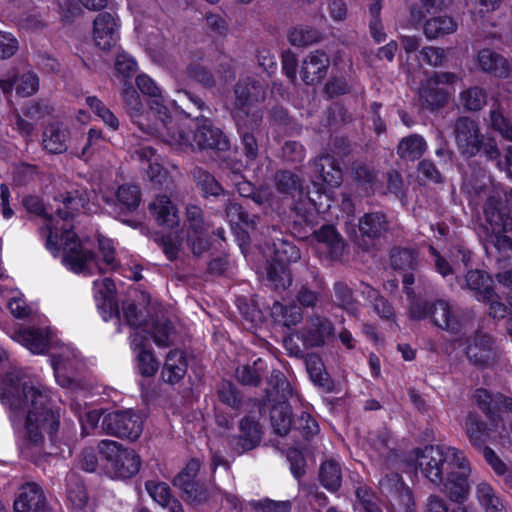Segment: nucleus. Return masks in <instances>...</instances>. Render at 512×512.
Masks as SVG:
<instances>
[{
    "label": "nucleus",
    "mask_w": 512,
    "mask_h": 512,
    "mask_svg": "<svg viewBox=\"0 0 512 512\" xmlns=\"http://www.w3.org/2000/svg\"><path fill=\"white\" fill-rule=\"evenodd\" d=\"M271 315L276 322L282 323L287 327L295 325L301 318L300 309L297 306L284 307L278 302L274 303Z\"/></svg>",
    "instance_id": "8fccbe9b"
},
{
    "label": "nucleus",
    "mask_w": 512,
    "mask_h": 512,
    "mask_svg": "<svg viewBox=\"0 0 512 512\" xmlns=\"http://www.w3.org/2000/svg\"><path fill=\"white\" fill-rule=\"evenodd\" d=\"M356 495L364 512H381L377 506L375 495L367 487H358L356 489Z\"/></svg>",
    "instance_id": "0e129e2a"
},
{
    "label": "nucleus",
    "mask_w": 512,
    "mask_h": 512,
    "mask_svg": "<svg viewBox=\"0 0 512 512\" xmlns=\"http://www.w3.org/2000/svg\"><path fill=\"white\" fill-rule=\"evenodd\" d=\"M457 76L449 72L436 73L430 77L420 90V99L423 105L434 109L443 105L450 92L448 85L455 83Z\"/></svg>",
    "instance_id": "412c9836"
},
{
    "label": "nucleus",
    "mask_w": 512,
    "mask_h": 512,
    "mask_svg": "<svg viewBox=\"0 0 512 512\" xmlns=\"http://www.w3.org/2000/svg\"><path fill=\"white\" fill-rule=\"evenodd\" d=\"M128 326L133 330L130 336V345L136 355L138 371L143 376L151 377L157 372L159 363L151 350L147 348L150 335L158 346H166L168 345L171 327L166 322L150 324L142 321L141 317L135 320L134 325Z\"/></svg>",
    "instance_id": "6e6552de"
},
{
    "label": "nucleus",
    "mask_w": 512,
    "mask_h": 512,
    "mask_svg": "<svg viewBox=\"0 0 512 512\" xmlns=\"http://www.w3.org/2000/svg\"><path fill=\"white\" fill-rule=\"evenodd\" d=\"M8 367V355L0 348V371ZM50 401V391L22 370L12 369L0 378V402L12 426L23 430L26 442L21 452L27 457L31 456L32 447H39L46 437L52 438L58 430L59 414L49 407Z\"/></svg>",
    "instance_id": "f03ea898"
},
{
    "label": "nucleus",
    "mask_w": 512,
    "mask_h": 512,
    "mask_svg": "<svg viewBox=\"0 0 512 512\" xmlns=\"http://www.w3.org/2000/svg\"><path fill=\"white\" fill-rule=\"evenodd\" d=\"M466 355L474 365L488 367L498 360L500 350L496 342L488 334L478 331L469 338Z\"/></svg>",
    "instance_id": "aec40b11"
},
{
    "label": "nucleus",
    "mask_w": 512,
    "mask_h": 512,
    "mask_svg": "<svg viewBox=\"0 0 512 512\" xmlns=\"http://www.w3.org/2000/svg\"><path fill=\"white\" fill-rule=\"evenodd\" d=\"M487 95L479 87H471L460 94V103L467 110L478 111L486 104Z\"/></svg>",
    "instance_id": "3c124183"
},
{
    "label": "nucleus",
    "mask_w": 512,
    "mask_h": 512,
    "mask_svg": "<svg viewBox=\"0 0 512 512\" xmlns=\"http://www.w3.org/2000/svg\"><path fill=\"white\" fill-rule=\"evenodd\" d=\"M131 158L140 163L141 169L146 171L150 181L162 183L166 179L167 172L162 166V159L151 147L142 146L135 149Z\"/></svg>",
    "instance_id": "a878e982"
},
{
    "label": "nucleus",
    "mask_w": 512,
    "mask_h": 512,
    "mask_svg": "<svg viewBox=\"0 0 512 512\" xmlns=\"http://www.w3.org/2000/svg\"><path fill=\"white\" fill-rule=\"evenodd\" d=\"M475 400L480 408L497 419L509 420L512 414V398L502 394L492 395L485 389H478L475 392Z\"/></svg>",
    "instance_id": "b1692460"
},
{
    "label": "nucleus",
    "mask_w": 512,
    "mask_h": 512,
    "mask_svg": "<svg viewBox=\"0 0 512 512\" xmlns=\"http://www.w3.org/2000/svg\"><path fill=\"white\" fill-rule=\"evenodd\" d=\"M18 50L17 39L8 32L0 31V58H9Z\"/></svg>",
    "instance_id": "69168bd1"
},
{
    "label": "nucleus",
    "mask_w": 512,
    "mask_h": 512,
    "mask_svg": "<svg viewBox=\"0 0 512 512\" xmlns=\"http://www.w3.org/2000/svg\"><path fill=\"white\" fill-rule=\"evenodd\" d=\"M66 480L68 482L67 497L69 501L74 508L81 509L87 501L83 484L74 473L69 474Z\"/></svg>",
    "instance_id": "09e8293b"
},
{
    "label": "nucleus",
    "mask_w": 512,
    "mask_h": 512,
    "mask_svg": "<svg viewBox=\"0 0 512 512\" xmlns=\"http://www.w3.org/2000/svg\"><path fill=\"white\" fill-rule=\"evenodd\" d=\"M329 67V58L322 51H313L308 54L302 63L301 76L305 83L316 84L326 75Z\"/></svg>",
    "instance_id": "c85d7f7f"
},
{
    "label": "nucleus",
    "mask_w": 512,
    "mask_h": 512,
    "mask_svg": "<svg viewBox=\"0 0 512 512\" xmlns=\"http://www.w3.org/2000/svg\"><path fill=\"white\" fill-rule=\"evenodd\" d=\"M485 218L487 226L485 227L487 241L492 244L496 250L506 253L512 249V239L507 233L512 231V219L499 209L495 200L489 199L486 203Z\"/></svg>",
    "instance_id": "f8f14e48"
},
{
    "label": "nucleus",
    "mask_w": 512,
    "mask_h": 512,
    "mask_svg": "<svg viewBox=\"0 0 512 512\" xmlns=\"http://www.w3.org/2000/svg\"><path fill=\"white\" fill-rule=\"evenodd\" d=\"M236 103L233 111L238 133L241 137L244 152L249 159L257 156L258 145L255 131L258 129L262 116L256 107V103L264 99L262 85L253 82H240L236 89Z\"/></svg>",
    "instance_id": "0eeeda50"
},
{
    "label": "nucleus",
    "mask_w": 512,
    "mask_h": 512,
    "mask_svg": "<svg viewBox=\"0 0 512 512\" xmlns=\"http://www.w3.org/2000/svg\"><path fill=\"white\" fill-rule=\"evenodd\" d=\"M161 127H156L157 136L173 149L187 151L189 149H218L228 148V141L221 130L213 127L208 119L197 120L194 123L195 131H187L188 126L175 120L161 119Z\"/></svg>",
    "instance_id": "39448f33"
},
{
    "label": "nucleus",
    "mask_w": 512,
    "mask_h": 512,
    "mask_svg": "<svg viewBox=\"0 0 512 512\" xmlns=\"http://www.w3.org/2000/svg\"><path fill=\"white\" fill-rule=\"evenodd\" d=\"M0 87L4 92L15 89L16 93L23 97L34 94L39 88L38 76L33 71L12 73L6 77H0Z\"/></svg>",
    "instance_id": "bb28decb"
},
{
    "label": "nucleus",
    "mask_w": 512,
    "mask_h": 512,
    "mask_svg": "<svg viewBox=\"0 0 512 512\" xmlns=\"http://www.w3.org/2000/svg\"><path fill=\"white\" fill-rule=\"evenodd\" d=\"M467 287L475 292V296L478 300H485L491 297L492 291V279L489 275L479 271H469L466 275Z\"/></svg>",
    "instance_id": "4c0bfd02"
},
{
    "label": "nucleus",
    "mask_w": 512,
    "mask_h": 512,
    "mask_svg": "<svg viewBox=\"0 0 512 512\" xmlns=\"http://www.w3.org/2000/svg\"><path fill=\"white\" fill-rule=\"evenodd\" d=\"M69 140L68 129L60 123L50 124L43 132L42 144L45 150L58 154L67 150Z\"/></svg>",
    "instance_id": "7c9ffc66"
},
{
    "label": "nucleus",
    "mask_w": 512,
    "mask_h": 512,
    "mask_svg": "<svg viewBox=\"0 0 512 512\" xmlns=\"http://www.w3.org/2000/svg\"><path fill=\"white\" fill-rule=\"evenodd\" d=\"M146 51L151 59L157 64H165L167 59V43L163 37L154 35L148 38Z\"/></svg>",
    "instance_id": "864d4df0"
},
{
    "label": "nucleus",
    "mask_w": 512,
    "mask_h": 512,
    "mask_svg": "<svg viewBox=\"0 0 512 512\" xmlns=\"http://www.w3.org/2000/svg\"><path fill=\"white\" fill-rule=\"evenodd\" d=\"M96 198L108 205L119 204L123 209L129 211L135 210L140 203V190L134 185L121 186L117 192L110 190L108 187L99 188Z\"/></svg>",
    "instance_id": "393cba45"
},
{
    "label": "nucleus",
    "mask_w": 512,
    "mask_h": 512,
    "mask_svg": "<svg viewBox=\"0 0 512 512\" xmlns=\"http://www.w3.org/2000/svg\"><path fill=\"white\" fill-rule=\"evenodd\" d=\"M136 83L139 90L150 98L149 109L144 112L138 93L132 87H127L122 91L127 111L142 131L157 135L156 127L162 129L161 119L169 121L172 117L171 111L164 105V98L153 79L148 75L141 74L137 77Z\"/></svg>",
    "instance_id": "423d86ee"
},
{
    "label": "nucleus",
    "mask_w": 512,
    "mask_h": 512,
    "mask_svg": "<svg viewBox=\"0 0 512 512\" xmlns=\"http://www.w3.org/2000/svg\"><path fill=\"white\" fill-rule=\"evenodd\" d=\"M426 149V143L421 136L412 135L404 138L398 145V154L402 158H419Z\"/></svg>",
    "instance_id": "a18cd8bd"
},
{
    "label": "nucleus",
    "mask_w": 512,
    "mask_h": 512,
    "mask_svg": "<svg viewBox=\"0 0 512 512\" xmlns=\"http://www.w3.org/2000/svg\"><path fill=\"white\" fill-rule=\"evenodd\" d=\"M38 326L20 328L11 337L34 354H43L54 342L52 332L43 316L37 317Z\"/></svg>",
    "instance_id": "a211bd4d"
},
{
    "label": "nucleus",
    "mask_w": 512,
    "mask_h": 512,
    "mask_svg": "<svg viewBox=\"0 0 512 512\" xmlns=\"http://www.w3.org/2000/svg\"><path fill=\"white\" fill-rule=\"evenodd\" d=\"M379 485L383 491L393 493L392 507L395 512H415L412 493L398 474L386 475Z\"/></svg>",
    "instance_id": "5701e85b"
},
{
    "label": "nucleus",
    "mask_w": 512,
    "mask_h": 512,
    "mask_svg": "<svg viewBox=\"0 0 512 512\" xmlns=\"http://www.w3.org/2000/svg\"><path fill=\"white\" fill-rule=\"evenodd\" d=\"M295 427L296 429L301 430L306 436L315 435L319 431L317 422L307 412L301 413L295 422Z\"/></svg>",
    "instance_id": "774afa93"
},
{
    "label": "nucleus",
    "mask_w": 512,
    "mask_h": 512,
    "mask_svg": "<svg viewBox=\"0 0 512 512\" xmlns=\"http://www.w3.org/2000/svg\"><path fill=\"white\" fill-rule=\"evenodd\" d=\"M409 313L413 319H422L429 315L436 326L450 332H456L459 329L456 315L449 303L444 300L435 302L429 309L421 301L412 302Z\"/></svg>",
    "instance_id": "f3484780"
},
{
    "label": "nucleus",
    "mask_w": 512,
    "mask_h": 512,
    "mask_svg": "<svg viewBox=\"0 0 512 512\" xmlns=\"http://www.w3.org/2000/svg\"><path fill=\"white\" fill-rule=\"evenodd\" d=\"M56 209L48 212L39 198L26 197L25 208L35 214L43 213L41 233L46 238V248L54 257H61L62 264L75 274L91 276L117 267L115 249L111 239L97 235L96 239L80 236L74 230V213L85 208L86 197L76 192L55 199Z\"/></svg>",
    "instance_id": "f257e3e1"
},
{
    "label": "nucleus",
    "mask_w": 512,
    "mask_h": 512,
    "mask_svg": "<svg viewBox=\"0 0 512 512\" xmlns=\"http://www.w3.org/2000/svg\"><path fill=\"white\" fill-rule=\"evenodd\" d=\"M359 228L361 233L367 237L375 238L380 236L386 229L384 215L380 213L365 215L360 220Z\"/></svg>",
    "instance_id": "49530a36"
},
{
    "label": "nucleus",
    "mask_w": 512,
    "mask_h": 512,
    "mask_svg": "<svg viewBox=\"0 0 512 512\" xmlns=\"http://www.w3.org/2000/svg\"><path fill=\"white\" fill-rule=\"evenodd\" d=\"M150 210L153 212L160 225L173 228L179 223L178 211L165 195L158 196L153 203H151Z\"/></svg>",
    "instance_id": "f704fd0d"
},
{
    "label": "nucleus",
    "mask_w": 512,
    "mask_h": 512,
    "mask_svg": "<svg viewBox=\"0 0 512 512\" xmlns=\"http://www.w3.org/2000/svg\"><path fill=\"white\" fill-rule=\"evenodd\" d=\"M98 450L106 460V473L113 479H127L138 473L140 458L135 451L113 440H102Z\"/></svg>",
    "instance_id": "9d476101"
},
{
    "label": "nucleus",
    "mask_w": 512,
    "mask_h": 512,
    "mask_svg": "<svg viewBox=\"0 0 512 512\" xmlns=\"http://www.w3.org/2000/svg\"><path fill=\"white\" fill-rule=\"evenodd\" d=\"M364 294H367L368 299L373 302L374 310L378 313V315L382 318L389 319L393 316L392 307L378 295L377 291L367 286L363 291Z\"/></svg>",
    "instance_id": "680f3d73"
},
{
    "label": "nucleus",
    "mask_w": 512,
    "mask_h": 512,
    "mask_svg": "<svg viewBox=\"0 0 512 512\" xmlns=\"http://www.w3.org/2000/svg\"><path fill=\"white\" fill-rule=\"evenodd\" d=\"M477 62L481 70L497 77H506L509 74L510 67L507 60L490 49L479 51Z\"/></svg>",
    "instance_id": "72a5a7b5"
},
{
    "label": "nucleus",
    "mask_w": 512,
    "mask_h": 512,
    "mask_svg": "<svg viewBox=\"0 0 512 512\" xmlns=\"http://www.w3.org/2000/svg\"><path fill=\"white\" fill-rule=\"evenodd\" d=\"M364 294H367L368 299L373 302L374 310L378 313V315L382 318L389 319L393 316L392 307L378 295L377 291L367 286L363 291Z\"/></svg>",
    "instance_id": "052dcab7"
},
{
    "label": "nucleus",
    "mask_w": 512,
    "mask_h": 512,
    "mask_svg": "<svg viewBox=\"0 0 512 512\" xmlns=\"http://www.w3.org/2000/svg\"><path fill=\"white\" fill-rule=\"evenodd\" d=\"M44 116V110L38 103H28L16 113L13 120L14 127L24 136H29L33 129L34 123Z\"/></svg>",
    "instance_id": "473e14b6"
},
{
    "label": "nucleus",
    "mask_w": 512,
    "mask_h": 512,
    "mask_svg": "<svg viewBox=\"0 0 512 512\" xmlns=\"http://www.w3.org/2000/svg\"><path fill=\"white\" fill-rule=\"evenodd\" d=\"M187 372V361L182 351L172 350L168 353L161 376L165 382L177 383Z\"/></svg>",
    "instance_id": "2f4dec72"
},
{
    "label": "nucleus",
    "mask_w": 512,
    "mask_h": 512,
    "mask_svg": "<svg viewBox=\"0 0 512 512\" xmlns=\"http://www.w3.org/2000/svg\"><path fill=\"white\" fill-rule=\"evenodd\" d=\"M102 430L113 436L136 440L143 430V417L132 409L114 410L104 416Z\"/></svg>",
    "instance_id": "4468645a"
},
{
    "label": "nucleus",
    "mask_w": 512,
    "mask_h": 512,
    "mask_svg": "<svg viewBox=\"0 0 512 512\" xmlns=\"http://www.w3.org/2000/svg\"><path fill=\"white\" fill-rule=\"evenodd\" d=\"M275 245L273 264L268 269V279L275 288H285L291 284L290 272L287 265L300 258L299 249L287 242L278 241Z\"/></svg>",
    "instance_id": "dca6fc26"
},
{
    "label": "nucleus",
    "mask_w": 512,
    "mask_h": 512,
    "mask_svg": "<svg viewBox=\"0 0 512 512\" xmlns=\"http://www.w3.org/2000/svg\"><path fill=\"white\" fill-rule=\"evenodd\" d=\"M146 488L155 502L164 508H167L169 512H183L181 504L171 498L170 489L166 483H155L147 482Z\"/></svg>",
    "instance_id": "e433bc0d"
},
{
    "label": "nucleus",
    "mask_w": 512,
    "mask_h": 512,
    "mask_svg": "<svg viewBox=\"0 0 512 512\" xmlns=\"http://www.w3.org/2000/svg\"><path fill=\"white\" fill-rule=\"evenodd\" d=\"M456 29L457 23L449 16L433 17L427 20L424 25V33L429 39L453 33Z\"/></svg>",
    "instance_id": "ea45409f"
},
{
    "label": "nucleus",
    "mask_w": 512,
    "mask_h": 512,
    "mask_svg": "<svg viewBox=\"0 0 512 512\" xmlns=\"http://www.w3.org/2000/svg\"><path fill=\"white\" fill-rule=\"evenodd\" d=\"M121 21L117 14L100 12L93 21L92 39L101 50L114 48L120 39Z\"/></svg>",
    "instance_id": "6ab92c4d"
},
{
    "label": "nucleus",
    "mask_w": 512,
    "mask_h": 512,
    "mask_svg": "<svg viewBox=\"0 0 512 512\" xmlns=\"http://www.w3.org/2000/svg\"><path fill=\"white\" fill-rule=\"evenodd\" d=\"M116 71L124 77H129L137 70V63L132 56L127 53H119L115 60Z\"/></svg>",
    "instance_id": "e2e57ef3"
},
{
    "label": "nucleus",
    "mask_w": 512,
    "mask_h": 512,
    "mask_svg": "<svg viewBox=\"0 0 512 512\" xmlns=\"http://www.w3.org/2000/svg\"><path fill=\"white\" fill-rule=\"evenodd\" d=\"M194 177L204 195H218L220 193L221 187L211 174L202 170H196Z\"/></svg>",
    "instance_id": "13d9d810"
},
{
    "label": "nucleus",
    "mask_w": 512,
    "mask_h": 512,
    "mask_svg": "<svg viewBox=\"0 0 512 512\" xmlns=\"http://www.w3.org/2000/svg\"><path fill=\"white\" fill-rule=\"evenodd\" d=\"M490 428L484 427L478 415L469 413L464 422V430L470 443L475 447H482L487 441L497 442L501 446L511 443L510 436L507 438L502 433L503 419L494 416L489 418Z\"/></svg>",
    "instance_id": "2eb2a0df"
},
{
    "label": "nucleus",
    "mask_w": 512,
    "mask_h": 512,
    "mask_svg": "<svg viewBox=\"0 0 512 512\" xmlns=\"http://www.w3.org/2000/svg\"><path fill=\"white\" fill-rule=\"evenodd\" d=\"M342 182V171L336 160L329 155L320 156L312 164L311 183L315 188L316 197L309 191L306 196L318 209L324 205L322 198H326V207L330 208V202L335 198V190Z\"/></svg>",
    "instance_id": "1a4fd4ad"
},
{
    "label": "nucleus",
    "mask_w": 512,
    "mask_h": 512,
    "mask_svg": "<svg viewBox=\"0 0 512 512\" xmlns=\"http://www.w3.org/2000/svg\"><path fill=\"white\" fill-rule=\"evenodd\" d=\"M8 307L16 318L33 317L36 313L34 307L27 305L21 293H14L10 297Z\"/></svg>",
    "instance_id": "4d7b16f0"
},
{
    "label": "nucleus",
    "mask_w": 512,
    "mask_h": 512,
    "mask_svg": "<svg viewBox=\"0 0 512 512\" xmlns=\"http://www.w3.org/2000/svg\"><path fill=\"white\" fill-rule=\"evenodd\" d=\"M271 423L275 433L286 435L291 427L290 408L287 404L276 405L271 410Z\"/></svg>",
    "instance_id": "de8ad7c7"
},
{
    "label": "nucleus",
    "mask_w": 512,
    "mask_h": 512,
    "mask_svg": "<svg viewBox=\"0 0 512 512\" xmlns=\"http://www.w3.org/2000/svg\"><path fill=\"white\" fill-rule=\"evenodd\" d=\"M278 189L282 192L302 196L304 190L299 178L289 171H281L276 175Z\"/></svg>",
    "instance_id": "603ef678"
},
{
    "label": "nucleus",
    "mask_w": 512,
    "mask_h": 512,
    "mask_svg": "<svg viewBox=\"0 0 512 512\" xmlns=\"http://www.w3.org/2000/svg\"><path fill=\"white\" fill-rule=\"evenodd\" d=\"M93 290L97 307L104 321H109L116 317L120 324L134 325L135 320L141 317L135 305L131 302H123L121 310L118 308L114 299L116 287L111 279L102 278L95 280L93 282Z\"/></svg>",
    "instance_id": "9b49d317"
},
{
    "label": "nucleus",
    "mask_w": 512,
    "mask_h": 512,
    "mask_svg": "<svg viewBox=\"0 0 512 512\" xmlns=\"http://www.w3.org/2000/svg\"><path fill=\"white\" fill-rule=\"evenodd\" d=\"M261 430L259 424L250 419L244 418L240 423L239 445L242 451L254 448L260 441Z\"/></svg>",
    "instance_id": "a19ab883"
},
{
    "label": "nucleus",
    "mask_w": 512,
    "mask_h": 512,
    "mask_svg": "<svg viewBox=\"0 0 512 512\" xmlns=\"http://www.w3.org/2000/svg\"><path fill=\"white\" fill-rule=\"evenodd\" d=\"M456 141L461 153L473 156L480 151L490 159L499 156L496 143L493 139L479 136L477 124L468 118H460L456 124Z\"/></svg>",
    "instance_id": "ddd939ff"
},
{
    "label": "nucleus",
    "mask_w": 512,
    "mask_h": 512,
    "mask_svg": "<svg viewBox=\"0 0 512 512\" xmlns=\"http://www.w3.org/2000/svg\"><path fill=\"white\" fill-rule=\"evenodd\" d=\"M226 215L232 230L238 233L237 230L248 233L250 228L254 227V220L242 210L241 206L236 203H231L226 209Z\"/></svg>",
    "instance_id": "79ce46f5"
},
{
    "label": "nucleus",
    "mask_w": 512,
    "mask_h": 512,
    "mask_svg": "<svg viewBox=\"0 0 512 512\" xmlns=\"http://www.w3.org/2000/svg\"><path fill=\"white\" fill-rule=\"evenodd\" d=\"M319 478L327 490H337L342 479L339 464L333 460L324 462L320 468Z\"/></svg>",
    "instance_id": "37998d69"
},
{
    "label": "nucleus",
    "mask_w": 512,
    "mask_h": 512,
    "mask_svg": "<svg viewBox=\"0 0 512 512\" xmlns=\"http://www.w3.org/2000/svg\"><path fill=\"white\" fill-rule=\"evenodd\" d=\"M44 495L35 483H27L20 488L14 501L15 512H44Z\"/></svg>",
    "instance_id": "cd10ccee"
},
{
    "label": "nucleus",
    "mask_w": 512,
    "mask_h": 512,
    "mask_svg": "<svg viewBox=\"0 0 512 512\" xmlns=\"http://www.w3.org/2000/svg\"><path fill=\"white\" fill-rule=\"evenodd\" d=\"M306 368L313 382L323 385L325 380L324 365L321 358L316 354L306 356Z\"/></svg>",
    "instance_id": "bf43d9fd"
},
{
    "label": "nucleus",
    "mask_w": 512,
    "mask_h": 512,
    "mask_svg": "<svg viewBox=\"0 0 512 512\" xmlns=\"http://www.w3.org/2000/svg\"><path fill=\"white\" fill-rule=\"evenodd\" d=\"M491 126L503 137L512 140V126L499 111H492L490 115Z\"/></svg>",
    "instance_id": "338daca9"
},
{
    "label": "nucleus",
    "mask_w": 512,
    "mask_h": 512,
    "mask_svg": "<svg viewBox=\"0 0 512 512\" xmlns=\"http://www.w3.org/2000/svg\"><path fill=\"white\" fill-rule=\"evenodd\" d=\"M199 469L200 462L193 459L174 479V485L182 490L185 500L192 504H199L207 499L206 491L195 481Z\"/></svg>",
    "instance_id": "4be33fe9"
},
{
    "label": "nucleus",
    "mask_w": 512,
    "mask_h": 512,
    "mask_svg": "<svg viewBox=\"0 0 512 512\" xmlns=\"http://www.w3.org/2000/svg\"><path fill=\"white\" fill-rule=\"evenodd\" d=\"M316 239L329 249L331 257H338L343 250V241L332 226H323L316 232Z\"/></svg>",
    "instance_id": "c03bdc74"
},
{
    "label": "nucleus",
    "mask_w": 512,
    "mask_h": 512,
    "mask_svg": "<svg viewBox=\"0 0 512 512\" xmlns=\"http://www.w3.org/2000/svg\"><path fill=\"white\" fill-rule=\"evenodd\" d=\"M187 218L190 222L187 244L195 255L202 254L208 248L206 234L201 226V210L197 206L187 208Z\"/></svg>",
    "instance_id": "c756f323"
},
{
    "label": "nucleus",
    "mask_w": 512,
    "mask_h": 512,
    "mask_svg": "<svg viewBox=\"0 0 512 512\" xmlns=\"http://www.w3.org/2000/svg\"><path fill=\"white\" fill-rule=\"evenodd\" d=\"M288 39L293 46L302 47L315 42L318 39V33L312 28L297 26L290 30Z\"/></svg>",
    "instance_id": "5fc2aeb1"
},
{
    "label": "nucleus",
    "mask_w": 512,
    "mask_h": 512,
    "mask_svg": "<svg viewBox=\"0 0 512 512\" xmlns=\"http://www.w3.org/2000/svg\"><path fill=\"white\" fill-rule=\"evenodd\" d=\"M332 334V324L326 319L316 318L311 321L310 328L303 335V341L307 346H320Z\"/></svg>",
    "instance_id": "c9c22d12"
},
{
    "label": "nucleus",
    "mask_w": 512,
    "mask_h": 512,
    "mask_svg": "<svg viewBox=\"0 0 512 512\" xmlns=\"http://www.w3.org/2000/svg\"><path fill=\"white\" fill-rule=\"evenodd\" d=\"M475 494L485 512H506L502 501L490 484L486 482L478 483Z\"/></svg>",
    "instance_id": "58836bf2"
},
{
    "label": "nucleus",
    "mask_w": 512,
    "mask_h": 512,
    "mask_svg": "<svg viewBox=\"0 0 512 512\" xmlns=\"http://www.w3.org/2000/svg\"><path fill=\"white\" fill-rule=\"evenodd\" d=\"M483 456L497 475H506V482L512 488V469H508L506 464L489 447L483 448Z\"/></svg>",
    "instance_id": "6e6d98bb"
},
{
    "label": "nucleus",
    "mask_w": 512,
    "mask_h": 512,
    "mask_svg": "<svg viewBox=\"0 0 512 512\" xmlns=\"http://www.w3.org/2000/svg\"><path fill=\"white\" fill-rule=\"evenodd\" d=\"M51 364L56 382L74 394L71 399V409L77 414L83 432L89 434L97 427L101 413L97 409L88 408L86 403H84L85 407H82L81 402L83 398L87 397L88 388L71 376L72 373L79 371L82 367V361L78 353L73 347L63 345L58 352L52 354Z\"/></svg>",
    "instance_id": "20e7f679"
},
{
    "label": "nucleus",
    "mask_w": 512,
    "mask_h": 512,
    "mask_svg": "<svg viewBox=\"0 0 512 512\" xmlns=\"http://www.w3.org/2000/svg\"><path fill=\"white\" fill-rule=\"evenodd\" d=\"M420 470L431 483L441 486L453 502H462L470 494L469 477L472 467L465 453L447 445H429L413 450L406 471Z\"/></svg>",
    "instance_id": "7ed1b4c3"
}]
</instances>
